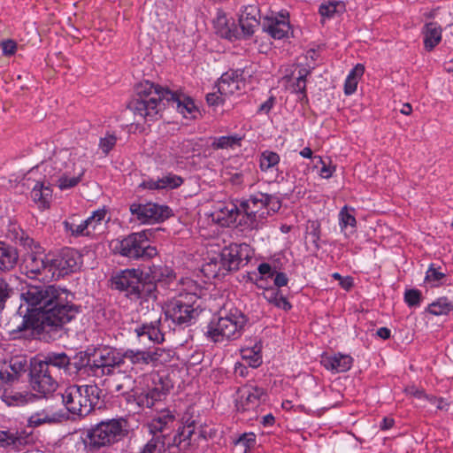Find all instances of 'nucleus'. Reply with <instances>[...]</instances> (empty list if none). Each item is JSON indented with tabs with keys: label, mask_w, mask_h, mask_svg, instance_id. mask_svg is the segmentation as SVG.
Masks as SVG:
<instances>
[{
	"label": "nucleus",
	"mask_w": 453,
	"mask_h": 453,
	"mask_svg": "<svg viewBox=\"0 0 453 453\" xmlns=\"http://www.w3.org/2000/svg\"><path fill=\"white\" fill-rule=\"evenodd\" d=\"M279 161L280 157L277 153L272 151H265L261 156L260 168L262 171H266L269 168L277 165Z\"/></svg>",
	"instance_id": "obj_46"
},
{
	"label": "nucleus",
	"mask_w": 453,
	"mask_h": 453,
	"mask_svg": "<svg viewBox=\"0 0 453 453\" xmlns=\"http://www.w3.org/2000/svg\"><path fill=\"white\" fill-rule=\"evenodd\" d=\"M144 273L145 279H148L156 286L157 284L168 285L175 279L173 270L163 264L152 265Z\"/></svg>",
	"instance_id": "obj_17"
},
{
	"label": "nucleus",
	"mask_w": 453,
	"mask_h": 453,
	"mask_svg": "<svg viewBox=\"0 0 453 453\" xmlns=\"http://www.w3.org/2000/svg\"><path fill=\"white\" fill-rule=\"evenodd\" d=\"M424 35L425 48L430 51L441 42V28L437 23L429 22L425 26Z\"/></svg>",
	"instance_id": "obj_25"
},
{
	"label": "nucleus",
	"mask_w": 453,
	"mask_h": 453,
	"mask_svg": "<svg viewBox=\"0 0 453 453\" xmlns=\"http://www.w3.org/2000/svg\"><path fill=\"white\" fill-rule=\"evenodd\" d=\"M18 257L15 248L0 241V271L12 269L16 265Z\"/></svg>",
	"instance_id": "obj_24"
},
{
	"label": "nucleus",
	"mask_w": 453,
	"mask_h": 453,
	"mask_svg": "<svg viewBox=\"0 0 453 453\" xmlns=\"http://www.w3.org/2000/svg\"><path fill=\"white\" fill-rule=\"evenodd\" d=\"M247 248L246 244L236 243L224 247L217 257L219 259L220 268H223L226 273L239 270L244 259L243 252Z\"/></svg>",
	"instance_id": "obj_14"
},
{
	"label": "nucleus",
	"mask_w": 453,
	"mask_h": 453,
	"mask_svg": "<svg viewBox=\"0 0 453 453\" xmlns=\"http://www.w3.org/2000/svg\"><path fill=\"white\" fill-rule=\"evenodd\" d=\"M50 257L36 256L34 253L27 254L25 259V268L27 273L34 275L42 274L46 278L47 273H50Z\"/></svg>",
	"instance_id": "obj_20"
},
{
	"label": "nucleus",
	"mask_w": 453,
	"mask_h": 453,
	"mask_svg": "<svg viewBox=\"0 0 453 453\" xmlns=\"http://www.w3.org/2000/svg\"><path fill=\"white\" fill-rule=\"evenodd\" d=\"M246 322L245 316L238 311L234 313H226L224 316L221 314L213 316L208 324L205 334L215 342L224 339L234 340L240 337Z\"/></svg>",
	"instance_id": "obj_6"
},
{
	"label": "nucleus",
	"mask_w": 453,
	"mask_h": 453,
	"mask_svg": "<svg viewBox=\"0 0 453 453\" xmlns=\"http://www.w3.org/2000/svg\"><path fill=\"white\" fill-rule=\"evenodd\" d=\"M21 300L27 305V314L12 325V333L19 337L38 335L55 341L62 336L64 326L75 318L79 306L73 303L74 295L57 285L38 282L26 284L21 289Z\"/></svg>",
	"instance_id": "obj_1"
},
{
	"label": "nucleus",
	"mask_w": 453,
	"mask_h": 453,
	"mask_svg": "<svg viewBox=\"0 0 453 453\" xmlns=\"http://www.w3.org/2000/svg\"><path fill=\"white\" fill-rule=\"evenodd\" d=\"M58 421L59 418L56 414L50 416L44 413H35L28 418V426L31 427H36L45 423L55 424Z\"/></svg>",
	"instance_id": "obj_42"
},
{
	"label": "nucleus",
	"mask_w": 453,
	"mask_h": 453,
	"mask_svg": "<svg viewBox=\"0 0 453 453\" xmlns=\"http://www.w3.org/2000/svg\"><path fill=\"white\" fill-rule=\"evenodd\" d=\"M161 188H175L180 187L183 180L181 177L177 175H167L164 176L163 178L159 179Z\"/></svg>",
	"instance_id": "obj_50"
},
{
	"label": "nucleus",
	"mask_w": 453,
	"mask_h": 453,
	"mask_svg": "<svg viewBox=\"0 0 453 453\" xmlns=\"http://www.w3.org/2000/svg\"><path fill=\"white\" fill-rule=\"evenodd\" d=\"M117 138L113 134H109L105 136L104 138H101L100 140V148L102 150L107 154L112 148L114 147L116 143Z\"/></svg>",
	"instance_id": "obj_56"
},
{
	"label": "nucleus",
	"mask_w": 453,
	"mask_h": 453,
	"mask_svg": "<svg viewBox=\"0 0 453 453\" xmlns=\"http://www.w3.org/2000/svg\"><path fill=\"white\" fill-rule=\"evenodd\" d=\"M290 26L285 20L272 19L270 23L264 25V30L266 31L274 39H282L288 34Z\"/></svg>",
	"instance_id": "obj_32"
},
{
	"label": "nucleus",
	"mask_w": 453,
	"mask_h": 453,
	"mask_svg": "<svg viewBox=\"0 0 453 453\" xmlns=\"http://www.w3.org/2000/svg\"><path fill=\"white\" fill-rule=\"evenodd\" d=\"M239 24L243 36L250 37L254 34L255 28L259 26V20L239 18Z\"/></svg>",
	"instance_id": "obj_48"
},
{
	"label": "nucleus",
	"mask_w": 453,
	"mask_h": 453,
	"mask_svg": "<svg viewBox=\"0 0 453 453\" xmlns=\"http://www.w3.org/2000/svg\"><path fill=\"white\" fill-rule=\"evenodd\" d=\"M453 310L452 303L449 302L446 297H441L437 301L429 304L427 311L433 315H446Z\"/></svg>",
	"instance_id": "obj_35"
},
{
	"label": "nucleus",
	"mask_w": 453,
	"mask_h": 453,
	"mask_svg": "<svg viewBox=\"0 0 453 453\" xmlns=\"http://www.w3.org/2000/svg\"><path fill=\"white\" fill-rule=\"evenodd\" d=\"M404 300L409 306H418L421 301V293L418 289H409L404 294Z\"/></svg>",
	"instance_id": "obj_52"
},
{
	"label": "nucleus",
	"mask_w": 453,
	"mask_h": 453,
	"mask_svg": "<svg viewBox=\"0 0 453 453\" xmlns=\"http://www.w3.org/2000/svg\"><path fill=\"white\" fill-rule=\"evenodd\" d=\"M135 95L127 107L134 115L144 119H152L166 106L176 108L181 113H192L196 111L194 101L187 97L181 101L179 95L168 88L144 81L135 86Z\"/></svg>",
	"instance_id": "obj_2"
},
{
	"label": "nucleus",
	"mask_w": 453,
	"mask_h": 453,
	"mask_svg": "<svg viewBox=\"0 0 453 453\" xmlns=\"http://www.w3.org/2000/svg\"><path fill=\"white\" fill-rule=\"evenodd\" d=\"M139 270L127 269L111 278V286L119 290L127 292V296H131V290L137 283V275Z\"/></svg>",
	"instance_id": "obj_18"
},
{
	"label": "nucleus",
	"mask_w": 453,
	"mask_h": 453,
	"mask_svg": "<svg viewBox=\"0 0 453 453\" xmlns=\"http://www.w3.org/2000/svg\"><path fill=\"white\" fill-rule=\"evenodd\" d=\"M242 218L241 209L235 204H230L220 209L218 215V220L221 222L223 226H230L232 224H237L239 219Z\"/></svg>",
	"instance_id": "obj_31"
},
{
	"label": "nucleus",
	"mask_w": 453,
	"mask_h": 453,
	"mask_svg": "<svg viewBox=\"0 0 453 453\" xmlns=\"http://www.w3.org/2000/svg\"><path fill=\"white\" fill-rule=\"evenodd\" d=\"M320 224L317 220L309 221L307 225V234L311 238L316 250H319V241L320 239Z\"/></svg>",
	"instance_id": "obj_45"
},
{
	"label": "nucleus",
	"mask_w": 453,
	"mask_h": 453,
	"mask_svg": "<svg viewBox=\"0 0 453 453\" xmlns=\"http://www.w3.org/2000/svg\"><path fill=\"white\" fill-rule=\"evenodd\" d=\"M134 332L139 338L147 337L150 341L156 343H161L165 340L164 334L156 323L142 324L136 327Z\"/></svg>",
	"instance_id": "obj_30"
},
{
	"label": "nucleus",
	"mask_w": 453,
	"mask_h": 453,
	"mask_svg": "<svg viewBox=\"0 0 453 453\" xmlns=\"http://www.w3.org/2000/svg\"><path fill=\"white\" fill-rule=\"evenodd\" d=\"M27 361L23 357H14L10 361L8 369L12 372L14 377H19L22 373L27 372Z\"/></svg>",
	"instance_id": "obj_44"
},
{
	"label": "nucleus",
	"mask_w": 453,
	"mask_h": 453,
	"mask_svg": "<svg viewBox=\"0 0 453 453\" xmlns=\"http://www.w3.org/2000/svg\"><path fill=\"white\" fill-rule=\"evenodd\" d=\"M260 11L256 4L245 6L240 18H244L250 20H259Z\"/></svg>",
	"instance_id": "obj_54"
},
{
	"label": "nucleus",
	"mask_w": 453,
	"mask_h": 453,
	"mask_svg": "<svg viewBox=\"0 0 453 453\" xmlns=\"http://www.w3.org/2000/svg\"><path fill=\"white\" fill-rule=\"evenodd\" d=\"M91 349L85 351H80L71 357L70 372L74 370L76 372L85 369L87 372L91 373Z\"/></svg>",
	"instance_id": "obj_29"
},
{
	"label": "nucleus",
	"mask_w": 453,
	"mask_h": 453,
	"mask_svg": "<svg viewBox=\"0 0 453 453\" xmlns=\"http://www.w3.org/2000/svg\"><path fill=\"white\" fill-rule=\"evenodd\" d=\"M164 395L165 393L162 390L155 388L149 390L145 395H141L138 397L137 403L147 408H151L157 401L161 400Z\"/></svg>",
	"instance_id": "obj_36"
},
{
	"label": "nucleus",
	"mask_w": 453,
	"mask_h": 453,
	"mask_svg": "<svg viewBox=\"0 0 453 453\" xmlns=\"http://www.w3.org/2000/svg\"><path fill=\"white\" fill-rule=\"evenodd\" d=\"M171 211L172 210L166 205L152 203L130 205V212L142 223L162 222L171 216Z\"/></svg>",
	"instance_id": "obj_11"
},
{
	"label": "nucleus",
	"mask_w": 453,
	"mask_h": 453,
	"mask_svg": "<svg viewBox=\"0 0 453 453\" xmlns=\"http://www.w3.org/2000/svg\"><path fill=\"white\" fill-rule=\"evenodd\" d=\"M319 12L324 18H332L336 13L344 12L345 4L342 1L329 2L328 4H321Z\"/></svg>",
	"instance_id": "obj_37"
},
{
	"label": "nucleus",
	"mask_w": 453,
	"mask_h": 453,
	"mask_svg": "<svg viewBox=\"0 0 453 453\" xmlns=\"http://www.w3.org/2000/svg\"><path fill=\"white\" fill-rule=\"evenodd\" d=\"M352 363L353 358L350 356L341 353L335 354L333 357L323 356L321 358L322 365L326 369L335 372H343L349 370Z\"/></svg>",
	"instance_id": "obj_19"
},
{
	"label": "nucleus",
	"mask_w": 453,
	"mask_h": 453,
	"mask_svg": "<svg viewBox=\"0 0 453 453\" xmlns=\"http://www.w3.org/2000/svg\"><path fill=\"white\" fill-rule=\"evenodd\" d=\"M81 161V157L63 149L55 151L48 160L42 163L41 167L44 177L64 190L75 187L81 180L85 173Z\"/></svg>",
	"instance_id": "obj_3"
},
{
	"label": "nucleus",
	"mask_w": 453,
	"mask_h": 453,
	"mask_svg": "<svg viewBox=\"0 0 453 453\" xmlns=\"http://www.w3.org/2000/svg\"><path fill=\"white\" fill-rule=\"evenodd\" d=\"M50 273L46 274V278L58 280L69 273L73 272L77 266L75 251L73 250H64L60 255L55 257H50Z\"/></svg>",
	"instance_id": "obj_13"
},
{
	"label": "nucleus",
	"mask_w": 453,
	"mask_h": 453,
	"mask_svg": "<svg viewBox=\"0 0 453 453\" xmlns=\"http://www.w3.org/2000/svg\"><path fill=\"white\" fill-rule=\"evenodd\" d=\"M446 274L442 272H440L438 269L434 267L432 264L428 270L426 271L425 280L427 282H434L433 287L438 286L437 282L444 279Z\"/></svg>",
	"instance_id": "obj_49"
},
{
	"label": "nucleus",
	"mask_w": 453,
	"mask_h": 453,
	"mask_svg": "<svg viewBox=\"0 0 453 453\" xmlns=\"http://www.w3.org/2000/svg\"><path fill=\"white\" fill-rule=\"evenodd\" d=\"M134 288L131 290V296L135 298L141 297V294L145 287V273L144 272L139 271L137 275V283H134Z\"/></svg>",
	"instance_id": "obj_55"
},
{
	"label": "nucleus",
	"mask_w": 453,
	"mask_h": 453,
	"mask_svg": "<svg viewBox=\"0 0 453 453\" xmlns=\"http://www.w3.org/2000/svg\"><path fill=\"white\" fill-rule=\"evenodd\" d=\"M214 27L217 34L223 38L232 40L233 38H238L239 36V32L234 20L230 21L227 19L226 14L221 11H219L217 13V17L214 20Z\"/></svg>",
	"instance_id": "obj_21"
},
{
	"label": "nucleus",
	"mask_w": 453,
	"mask_h": 453,
	"mask_svg": "<svg viewBox=\"0 0 453 453\" xmlns=\"http://www.w3.org/2000/svg\"><path fill=\"white\" fill-rule=\"evenodd\" d=\"M127 424L124 418L101 421L88 432L90 447L99 449L119 441L127 434Z\"/></svg>",
	"instance_id": "obj_7"
},
{
	"label": "nucleus",
	"mask_w": 453,
	"mask_h": 453,
	"mask_svg": "<svg viewBox=\"0 0 453 453\" xmlns=\"http://www.w3.org/2000/svg\"><path fill=\"white\" fill-rule=\"evenodd\" d=\"M259 206H254L250 202L243 201L240 204L242 218L238 221L241 226L254 228L256 226V214Z\"/></svg>",
	"instance_id": "obj_26"
},
{
	"label": "nucleus",
	"mask_w": 453,
	"mask_h": 453,
	"mask_svg": "<svg viewBox=\"0 0 453 453\" xmlns=\"http://www.w3.org/2000/svg\"><path fill=\"white\" fill-rule=\"evenodd\" d=\"M274 288H277L280 289V288L284 287L288 284V279L284 273L277 272L274 274Z\"/></svg>",
	"instance_id": "obj_62"
},
{
	"label": "nucleus",
	"mask_w": 453,
	"mask_h": 453,
	"mask_svg": "<svg viewBox=\"0 0 453 453\" xmlns=\"http://www.w3.org/2000/svg\"><path fill=\"white\" fill-rule=\"evenodd\" d=\"M101 389L96 385H70L61 394L66 410L79 417L88 416L100 398Z\"/></svg>",
	"instance_id": "obj_4"
},
{
	"label": "nucleus",
	"mask_w": 453,
	"mask_h": 453,
	"mask_svg": "<svg viewBox=\"0 0 453 453\" xmlns=\"http://www.w3.org/2000/svg\"><path fill=\"white\" fill-rule=\"evenodd\" d=\"M39 362L48 366V370L57 368L70 372L71 357L65 352H49L42 360L39 359Z\"/></svg>",
	"instance_id": "obj_22"
},
{
	"label": "nucleus",
	"mask_w": 453,
	"mask_h": 453,
	"mask_svg": "<svg viewBox=\"0 0 453 453\" xmlns=\"http://www.w3.org/2000/svg\"><path fill=\"white\" fill-rule=\"evenodd\" d=\"M169 354L161 348H154L148 349H128L121 355L123 363L127 359L134 365H152L157 366L167 361Z\"/></svg>",
	"instance_id": "obj_10"
},
{
	"label": "nucleus",
	"mask_w": 453,
	"mask_h": 453,
	"mask_svg": "<svg viewBox=\"0 0 453 453\" xmlns=\"http://www.w3.org/2000/svg\"><path fill=\"white\" fill-rule=\"evenodd\" d=\"M161 228H150L132 233L121 241H118L114 250L121 256L130 259H150L157 255V249L148 242Z\"/></svg>",
	"instance_id": "obj_5"
},
{
	"label": "nucleus",
	"mask_w": 453,
	"mask_h": 453,
	"mask_svg": "<svg viewBox=\"0 0 453 453\" xmlns=\"http://www.w3.org/2000/svg\"><path fill=\"white\" fill-rule=\"evenodd\" d=\"M245 71L242 69L229 70L224 73L218 82V92L220 95H232L243 88Z\"/></svg>",
	"instance_id": "obj_15"
},
{
	"label": "nucleus",
	"mask_w": 453,
	"mask_h": 453,
	"mask_svg": "<svg viewBox=\"0 0 453 453\" xmlns=\"http://www.w3.org/2000/svg\"><path fill=\"white\" fill-rule=\"evenodd\" d=\"M196 315H197L196 311L190 304L180 300L173 301L165 311V316L178 325L188 324Z\"/></svg>",
	"instance_id": "obj_16"
},
{
	"label": "nucleus",
	"mask_w": 453,
	"mask_h": 453,
	"mask_svg": "<svg viewBox=\"0 0 453 453\" xmlns=\"http://www.w3.org/2000/svg\"><path fill=\"white\" fill-rule=\"evenodd\" d=\"M340 217H341V222L343 226H354L356 225L357 221H356L355 217L348 212L346 206H344L342 209V211L340 212Z\"/></svg>",
	"instance_id": "obj_58"
},
{
	"label": "nucleus",
	"mask_w": 453,
	"mask_h": 453,
	"mask_svg": "<svg viewBox=\"0 0 453 453\" xmlns=\"http://www.w3.org/2000/svg\"><path fill=\"white\" fill-rule=\"evenodd\" d=\"M28 375L31 388L43 397L50 395L58 387L52 370H48L37 358L31 360Z\"/></svg>",
	"instance_id": "obj_8"
},
{
	"label": "nucleus",
	"mask_w": 453,
	"mask_h": 453,
	"mask_svg": "<svg viewBox=\"0 0 453 453\" xmlns=\"http://www.w3.org/2000/svg\"><path fill=\"white\" fill-rule=\"evenodd\" d=\"M157 286L150 282L148 279H145V287L143 288L142 293L141 294V297H138L137 299H143V300H156L157 299Z\"/></svg>",
	"instance_id": "obj_51"
},
{
	"label": "nucleus",
	"mask_w": 453,
	"mask_h": 453,
	"mask_svg": "<svg viewBox=\"0 0 453 453\" xmlns=\"http://www.w3.org/2000/svg\"><path fill=\"white\" fill-rule=\"evenodd\" d=\"M21 440L22 438L18 434L10 431H0V446L2 447L21 444Z\"/></svg>",
	"instance_id": "obj_47"
},
{
	"label": "nucleus",
	"mask_w": 453,
	"mask_h": 453,
	"mask_svg": "<svg viewBox=\"0 0 453 453\" xmlns=\"http://www.w3.org/2000/svg\"><path fill=\"white\" fill-rule=\"evenodd\" d=\"M222 96L223 95L219 96L217 93H209L206 96V102L210 106H217L223 104L224 99Z\"/></svg>",
	"instance_id": "obj_64"
},
{
	"label": "nucleus",
	"mask_w": 453,
	"mask_h": 453,
	"mask_svg": "<svg viewBox=\"0 0 453 453\" xmlns=\"http://www.w3.org/2000/svg\"><path fill=\"white\" fill-rule=\"evenodd\" d=\"M262 295L264 298L267 300L270 303H273L276 307L280 308L284 311H288L292 307L288 299L277 288L270 287L268 288H265Z\"/></svg>",
	"instance_id": "obj_28"
},
{
	"label": "nucleus",
	"mask_w": 453,
	"mask_h": 453,
	"mask_svg": "<svg viewBox=\"0 0 453 453\" xmlns=\"http://www.w3.org/2000/svg\"><path fill=\"white\" fill-rule=\"evenodd\" d=\"M241 141L242 137L238 135L220 136L214 139L211 143V148L213 150H226L234 148L235 145L239 146Z\"/></svg>",
	"instance_id": "obj_38"
},
{
	"label": "nucleus",
	"mask_w": 453,
	"mask_h": 453,
	"mask_svg": "<svg viewBox=\"0 0 453 453\" xmlns=\"http://www.w3.org/2000/svg\"><path fill=\"white\" fill-rule=\"evenodd\" d=\"M365 66L361 64H357L348 75L345 85L344 92L346 95H351L357 89V80L364 74Z\"/></svg>",
	"instance_id": "obj_33"
},
{
	"label": "nucleus",
	"mask_w": 453,
	"mask_h": 453,
	"mask_svg": "<svg viewBox=\"0 0 453 453\" xmlns=\"http://www.w3.org/2000/svg\"><path fill=\"white\" fill-rule=\"evenodd\" d=\"M65 226L66 230L71 231L73 235H87L88 233H85V230L88 227L89 224L86 220L77 222L75 217L71 218L69 220L65 221Z\"/></svg>",
	"instance_id": "obj_40"
},
{
	"label": "nucleus",
	"mask_w": 453,
	"mask_h": 453,
	"mask_svg": "<svg viewBox=\"0 0 453 453\" xmlns=\"http://www.w3.org/2000/svg\"><path fill=\"white\" fill-rule=\"evenodd\" d=\"M202 271L206 276L212 278L226 273L223 271V268H220L219 259L217 257L211 258L210 262L203 265Z\"/></svg>",
	"instance_id": "obj_39"
},
{
	"label": "nucleus",
	"mask_w": 453,
	"mask_h": 453,
	"mask_svg": "<svg viewBox=\"0 0 453 453\" xmlns=\"http://www.w3.org/2000/svg\"><path fill=\"white\" fill-rule=\"evenodd\" d=\"M17 44L12 40H7L2 42L3 53L6 56L13 55L16 51Z\"/></svg>",
	"instance_id": "obj_61"
},
{
	"label": "nucleus",
	"mask_w": 453,
	"mask_h": 453,
	"mask_svg": "<svg viewBox=\"0 0 453 453\" xmlns=\"http://www.w3.org/2000/svg\"><path fill=\"white\" fill-rule=\"evenodd\" d=\"M256 435L253 433L242 434L235 441V445L243 447L244 451L255 444Z\"/></svg>",
	"instance_id": "obj_53"
},
{
	"label": "nucleus",
	"mask_w": 453,
	"mask_h": 453,
	"mask_svg": "<svg viewBox=\"0 0 453 453\" xmlns=\"http://www.w3.org/2000/svg\"><path fill=\"white\" fill-rule=\"evenodd\" d=\"M91 373L96 377L110 375L123 365V357L115 349L104 347L91 349Z\"/></svg>",
	"instance_id": "obj_9"
},
{
	"label": "nucleus",
	"mask_w": 453,
	"mask_h": 453,
	"mask_svg": "<svg viewBox=\"0 0 453 453\" xmlns=\"http://www.w3.org/2000/svg\"><path fill=\"white\" fill-rule=\"evenodd\" d=\"M135 388L136 380L129 374L120 373L115 381V392L118 395L127 396L128 401L129 397L135 396Z\"/></svg>",
	"instance_id": "obj_23"
},
{
	"label": "nucleus",
	"mask_w": 453,
	"mask_h": 453,
	"mask_svg": "<svg viewBox=\"0 0 453 453\" xmlns=\"http://www.w3.org/2000/svg\"><path fill=\"white\" fill-rule=\"evenodd\" d=\"M13 294L14 289L11 284L4 278H0V312L4 310L6 303Z\"/></svg>",
	"instance_id": "obj_41"
},
{
	"label": "nucleus",
	"mask_w": 453,
	"mask_h": 453,
	"mask_svg": "<svg viewBox=\"0 0 453 453\" xmlns=\"http://www.w3.org/2000/svg\"><path fill=\"white\" fill-rule=\"evenodd\" d=\"M265 199L266 200H264L265 203L264 204V208H269L273 212H276L280 210L281 203H280V200L278 199V197L267 194V196H265Z\"/></svg>",
	"instance_id": "obj_57"
},
{
	"label": "nucleus",
	"mask_w": 453,
	"mask_h": 453,
	"mask_svg": "<svg viewBox=\"0 0 453 453\" xmlns=\"http://www.w3.org/2000/svg\"><path fill=\"white\" fill-rule=\"evenodd\" d=\"M165 435L155 434L143 446L140 453H164L165 451Z\"/></svg>",
	"instance_id": "obj_34"
},
{
	"label": "nucleus",
	"mask_w": 453,
	"mask_h": 453,
	"mask_svg": "<svg viewBox=\"0 0 453 453\" xmlns=\"http://www.w3.org/2000/svg\"><path fill=\"white\" fill-rule=\"evenodd\" d=\"M51 195L52 190L50 184L45 186L44 182H37L31 192L33 200L43 209L50 207Z\"/></svg>",
	"instance_id": "obj_27"
},
{
	"label": "nucleus",
	"mask_w": 453,
	"mask_h": 453,
	"mask_svg": "<svg viewBox=\"0 0 453 453\" xmlns=\"http://www.w3.org/2000/svg\"><path fill=\"white\" fill-rule=\"evenodd\" d=\"M238 394L235 404L238 411H254L267 400L265 390L254 385H245L238 390Z\"/></svg>",
	"instance_id": "obj_12"
},
{
	"label": "nucleus",
	"mask_w": 453,
	"mask_h": 453,
	"mask_svg": "<svg viewBox=\"0 0 453 453\" xmlns=\"http://www.w3.org/2000/svg\"><path fill=\"white\" fill-rule=\"evenodd\" d=\"M311 71L305 67L298 70L296 81L293 84L294 91L303 95L306 97V77L310 74Z\"/></svg>",
	"instance_id": "obj_43"
},
{
	"label": "nucleus",
	"mask_w": 453,
	"mask_h": 453,
	"mask_svg": "<svg viewBox=\"0 0 453 453\" xmlns=\"http://www.w3.org/2000/svg\"><path fill=\"white\" fill-rule=\"evenodd\" d=\"M257 270L262 275L261 277L267 275L268 278H273L276 273L277 267L275 265L272 266L267 263H262L258 265Z\"/></svg>",
	"instance_id": "obj_59"
},
{
	"label": "nucleus",
	"mask_w": 453,
	"mask_h": 453,
	"mask_svg": "<svg viewBox=\"0 0 453 453\" xmlns=\"http://www.w3.org/2000/svg\"><path fill=\"white\" fill-rule=\"evenodd\" d=\"M267 194L259 193L258 195L250 196L247 202H250L254 206H259L260 208H264V204L265 203L264 200Z\"/></svg>",
	"instance_id": "obj_63"
},
{
	"label": "nucleus",
	"mask_w": 453,
	"mask_h": 453,
	"mask_svg": "<svg viewBox=\"0 0 453 453\" xmlns=\"http://www.w3.org/2000/svg\"><path fill=\"white\" fill-rule=\"evenodd\" d=\"M0 380L3 383L12 384L13 382L19 380V378L14 377L12 374V372L8 368H5L4 370H0Z\"/></svg>",
	"instance_id": "obj_60"
}]
</instances>
